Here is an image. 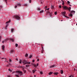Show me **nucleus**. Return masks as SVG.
I'll list each match as a JSON object with an SVG mask.
<instances>
[{"label": "nucleus", "instance_id": "obj_10", "mask_svg": "<svg viewBox=\"0 0 77 77\" xmlns=\"http://www.w3.org/2000/svg\"><path fill=\"white\" fill-rule=\"evenodd\" d=\"M36 70L34 69V70H32V72L33 73H35V71H36Z\"/></svg>", "mask_w": 77, "mask_h": 77}, {"label": "nucleus", "instance_id": "obj_43", "mask_svg": "<svg viewBox=\"0 0 77 77\" xmlns=\"http://www.w3.org/2000/svg\"><path fill=\"white\" fill-rule=\"evenodd\" d=\"M67 3H68V4H69L70 3V2L69 1H67Z\"/></svg>", "mask_w": 77, "mask_h": 77}, {"label": "nucleus", "instance_id": "obj_8", "mask_svg": "<svg viewBox=\"0 0 77 77\" xmlns=\"http://www.w3.org/2000/svg\"><path fill=\"white\" fill-rule=\"evenodd\" d=\"M9 39L10 40V41H11L12 42H14V40L12 38H9Z\"/></svg>", "mask_w": 77, "mask_h": 77}, {"label": "nucleus", "instance_id": "obj_30", "mask_svg": "<svg viewBox=\"0 0 77 77\" xmlns=\"http://www.w3.org/2000/svg\"><path fill=\"white\" fill-rule=\"evenodd\" d=\"M40 74H43V73H42V71H40Z\"/></svg>", "mask_w": 77, "mask_h": 77}, {"label": "nucleus", "instance_id": "obj_50", "mask_svg": "<svg viewBox=\"0 0 77 77\" xmlns=\"http://www.w3.org/2000/svg\"><path fill=\"white\" fill-rule=\"evenodd\" d=\"M33 62H35V60H32Z\"/></svg>", "mask_w": 77, "mask_h": 77}, {"label": "nucleus", "instance_id": "obj_2", "mask_svg": "<svg viewBox=\"0 0 77 77\" xmlns=\"http://www.w3.org/2000/svg\"><path fill=\"white\" fill-rule=\"evenodd\" d=\"M61 14L62 15H63V16L64 17H66V18H69V17H67V16H66V12H65V11L61 12Z\"/></svg>", "mask_w": 77, "mask_h": 77}, {"label": "nucleus", "instance_id": "obj_58", "mask_svg": "<svg viewBox=\"0 0 77 77\" xmlns=\"http://www.w3.org/2000/svg\"><path fill=\"white\" fill-rule=\"evenodd\" d=\"M7 77H11V76H8Z\"/></svg>", "mask_w": 77, "mask_h": 77}, {"label": "nucleus", "instance_id": "obj_39", "mask_svg": "<svg viewBox=\"0 0 77 77\" xmlns=\"http://www.w3.org/2000/svg\"><path fill=\"white\" fill-rule=\"evenodd\" d=\"M19 63H21V60H20V61L19 62Z\"/></svg>", "mask_w": 77, "mask_h": 77}, {"label": "nucleus", "instance_id": "obj_48", "mask_svg": "<svg viewBox=\"0 0 77 77\" xmlns=\"http://www.w3.org/2000/svg\"><path fill=\"white\" fill-rule=\"evenodd\" d=\"M17 8V6L16 5L15 7V8Z\"/></svg>", "mask_w": 77, "mask_h": 77}, {"label": "nucleus", "instance_id": "obj_59", "mask_svg": "<svg viewBox=\"0 0 77 77\" xmlns=\"http://www.w3.org/2000/svg\"><path fill=\"white\" fill-rule=\"evenodd\" d=\"M16 60H18V59L17 58L16 59Z\"/></svg>", "mask_w": 77, "mask_h": 77}, {"label": "nucleus", "instance_id": "obj_11", "mask_svg": "<svg viewBox=\"0 0 77 77\" xmlns=\"http://www.w3.org/2000/svg\"><path fill=\"white\" fill-rule=\"evenodd\" d=\"M9 25V24H6V26L5 28V29H7V27H8V26Z\"/></svg>", "mask_w": 77, "mask_h": 77}, {"label": "nucleus", "instance_id": "obj_37", "mask_svg": "<svg viewBox=\"0 0 77 77\" xmlns=\"http://www.w3.org/2000/svg\"><path fill=\"white\" fill-rule=\"evenodd\" d=\"M44 53V50H42V53Z\"/></svg>", "mask_w": 77, "mask_h": 77}, {"label": "nucleus", "instance_id": "obj_14", "mask_svg": "<svg viewBox=\"0 0 77 77\" xmlns=\"http://www.w3.org/2000/svg\"><path fill=\"white\" fill-rule=\"evenodd\" d=\"M59 74L58 72H56L54 73V74L55 75H57V74Z\"/></svg>", "mask_w": 77, "mask_h": 77}, {"label": "nucleus", "instance_id": "obj_32", "mask_svg": "<svg viewBox=\"0 0 77 77\" xmlns=\"http://www.w3.org/2000/svg\"><path fill=\"white\" fill-rule=\"evenodd\" d=\"M49 9H50V8H48L47 9H46L45 11H47V10L48 11V10H49Z\"/></svg>", "mask_w": 77, "mask_h": 77}, {"label": "nucleus", "instance_id": "obj_38", "mask_svg": "<svg viewBox=\"0 0 77 77\" xmlns=\"http://www.w3.org/2000/svg\"><path fill=\"white\" fill-rule=\"evenodd\" d=\"M28 66H29V65H26V67H27Z\"/></svg>", "mask_w": 77, "mask_h": 77}, {"label": "nucleus", "instance_id": "obj_57", "mask_svg": "<svg viewBox=\"0 0 77 77\" xmlns=\"http://www.w3.org/2000/svg\"><path fill=\"white\" fill-rule=\"evenodd\" d=\"M37 61L38 62V61H39V59H38L37 60Z\"/></svg>", "mask_w": 77, "mask_h": 77}, {"label": "nucleus", "instance_id": "obj_20", "mask_svg": "<svg viewBox=\"0 0 77 77\" xmlns=\"http://www.w3.org/2000/svg\"><path fill=\"white\" fill-rule=\"evenodd\" d=\"M75 11H72L70 12V13H74Z\"/></svg>", "mask_w": 77, "mask_h": 77}, {"label": "nucleus", "instance_id": "obj_18", "mask_svg": "<svg viewBox=\"0 0 77 77\" xmlns=\"http://www.w3.org/2000/svg\"><path fill=\"white\" fill-rule=\"evenodd\" d=\"M14 29L12 28V29H11V31L12 32H14Z\"/></svg>", "mask_w": 77, "mask_h": 77}, {"label": "nucleus", "instance_id": "obj_9", "mask_svg": "<svg viewBox=\"0 0 77 77\" xmlns=\"http://www.w3.org/2000/svg\"><path fill=\"white\" fill-rule=\"evenodd\" d=\"M2 48L3 50H4V48H5V46L4 45L2 46Z\"/></svg>", "mask_w": 77, "mask_h": 77}, {"label": "nucleus", "instance_id": "obj_52", "mask_svg": "<svg viewBox=\"0 0 77 77\" xmlns=\"http://www.w3.org/2000/svg\"><path fill=\"white\" fill-rule=\"evenodd\" d=\"M36 65L37 66H38V63H37V65Z\"/></svg>", "mask_w": 77, "mask_h": 77}, {"label": "nucleus", "instance_id": "obj_3", "mask_svg": "<svg viewBox=\"0 0 77 77\" xmlns=\"http://www.w3.org/2000/svg\"><path fill=\"white\" fill-rule=\"evenodd\" d=\"M18 75H22L23 73V72L20 71H17L16 72Z\"/></svg>", "mask_w": 77, "mask_h": 77}, {"label": "nucleus", "instance_id": "obj_6", "mask_svg": "<svg viewBox=\"0 0 77 77\" xmlns=\"http://www.w3.org/2000/svg\"><path fill=\"white\" fill-rule=\"evenodd\" d=\"M21 4H20V3H18L17 4V5L18 6V7H20V6H21Z\"/></svg>", "mask_w": 77, "mask_h": 77}, {"label": "nucleus", "instance_id": "obj_60", "mask_svg": "<svg viewBox=\"0 0 77 77\" xmlns=\"http://www.w3.org/2000/svg\"><path fill=\"white\" fill-rule=\"evenodd\" d=\"M8 66H9V65H7V67H8Z\"/></svg>", "mask_w": 77, "mask_h": 77}, {"label": "nucleus", "instance_id": "obj_62", "mask_svg": "<svg viewBox=\"0 0 77 77\" xmlns=\"http://www.w3.org/2000/svg\"><path fill=\"white\" fill-rule=\"evenodd\" d=\"M61 1H62V2H63V0H61Z\"/></svg>", "mask_w": 77, "mask_h": 77}, {"label": "nucleus", "instance_id": "obj_24", "mask_svg": "<svg viewBox=\"0 0 77 77\" xmlns=\"http://www.w3.org/2000/svg\"><path fill=\"white\" fill-rule=\"evenodd\" d=\"M51 9H54V6H51Z\"/></svg>", "mask_w": 77, "mask_h": 77}, {"label": "nucleus", "instance_id": "obj_45", "mask_svg": "<svg viewBox=\"0 0 77 77\" xmlns=\"http://www.w3.org/2000/svg\"><path fill=\"white\" fill-rule=\"evenodd\" d=\"M1 39H2V37L0 36V41H1Z\"/></svg>", "mask_w": 77, "mask_h": 77}, {"label": "nucleus", "instance_id": "obj_44", "mask_svg": "<svg viewBox=\"0 0 77 77\" xmlns=\"http://www.w3.org/2000/svg\"><path fill=\"white\" fill-rule=\"evenodd\" d=\"M22 70L23 71H24L25 70H24V67H23V68H22Z\"/></svg>", "mask_w": 77, "mask_h": 77}, {"label": "nucleus", "instance_id": "obj_1", "mask_svg": "<svg viewBox=\"0 0 77 77\" xmlns=\"http://www.w3.org/2000/svg\"><path fill=\"white\" fill-rule=\"evenodd\" d=\"M22 63H23V65H26V64H30V62H28L25 60H24L23 61Z\"/></svg>", "mask_w": 77, "mask_h": 77}, {"label": "nucleus", "instance_id": "obj_40", "mask_svg": "<svg viewBox=\"0 0 77 77\" xmlns=\"http://www.w3.org/2000/svg\"><path fill=\"white\" fill-rule=\"evenodd\" d=\"M9 61L10 62H11V61H12V60L11 59H9Z\"/></svg>", "mask_w": 77, "mask_h": 77}, {"label": "nucleus", "instance_id": "obj_26", "mask_svg": "<svg viewBox=\"0 0 77 77\" xmlns=\"http://www.w3.org/2000/svg\"><path fill=\"white\" fill-rule=\"evenodd\" d=\"M15 46L16 47H18V44H16Z\"/></svg>", "mask_w": 77, "mask_h": 77}, {"label": "nucleus", "instance_id": "obj_33", "mask_svg": "<svg viewBox=\"0 0 77 77\" xmlns=\"http://www.w3.org/2000/svg\"><path fill=\"white\" fill-rule=\"evenodd\" d=\"M50 15H52V14H53V12H50Z\"/></svg>", "mask_w": 77, "mask_h": 77}, {"label": "nucleus", "instance_id": "obj_55", "mask_svg": "<svg viewBox=\"0 0 77 77\" xmlns=\"http://www.w3.org/2000/svg\"><path fill=\"white\" fill-rule=\"evenodd\" d=\"M72 77V75H70L69 76V77Z\"/></svg>", "mask_w": 77, "mask_h": 77}, {"label": "nucleus", "instance_id": "obj_16", "mask_svg": "<svg viewBox=\"0 0 77 77\" xmlns=\"http://www.w3.org/2000/svg\"><path fill=\"white\" fill-rule=\"evenodd\" d=\"M43 12H44V11L42 10V11H40V14H42V13H43Z\"/></svg>", "mask_w": 77, "mask_h": 77}, {"label": "nucleus", "instance_id": "obj_41", "mask_svg": "<svg viewBox=\"0 0 77 77\" xmlns=\"http://www.w3.org/2000/svg\"><path fill=\"white\" fill-rule=\"evenodd\" d=\"M24 6H27V4H26L24 5Z\"/></svg>", "mask_w": 77, "mask_h": 77}, {"label": "nucleus", "instance_id": "obj_5", "mask_svg": "<svg viewBox=\"0 0 77 77\" xmlns=\"http://www.w3.org/2000/svg\"><path fill=\"white\" fill-rule=\"evenodd\" d=\"M14 18H15L16 19H17V20H20V17L18 16L14 15Z\"/></svg>", "mask_w": 77, "mask_h": 77}, {"label": "nucleus", "instance_id": "obj_31", "mask_svg": "<svg viewBox=\"0 0 77 77\" xmlns=\"http://www.w3.org/2000/svg\"><path fill=\"white\" fill-rule=\"evenodd\" d=\"M37 11H40V8H38L37 9Z\"/></svg>", "mask_w": 77, "mask_h": 77}, {"label": "nucleus", "instance_id": "obj_29", "mask_svg": "<svg viewBox=\"0 0 77 77\" xmlns=\"http://www.w3.org/2000/svg\"><path fill=\"white\" fill-rule=\"evenodd\" d=\"M32 55H31L29 57V58H32Z\"/></svg>", "mask_w": 77, "mask_h": 77}, {"label": "nucleus", "instance_id": "obj_22", "mask_svg": "<svg viewBox=\"0 0 77 77\" xmlns=\"http://www.w3.org/2000/svg\"><path fill=\"white\" fill-rule=\"evenodd\" d=\"M19 68H24V67L21 66H20Z\"/></svg>", "mask_w": 77, "mask_h": 77}, {"label": "nucleus", "instance_id": "obj_4", "mask_svg": "<svg viewBox=\"0 0 77 77\" xmlns=\"http://www.w3.org/2000/svg\"><path fill=\"white\" fill-rule=\"evenodd\" d=\"M63 8L64 9H68L69 11L71 9V7H69V8H68L66 6H62Z\"/></svg>", "mask_w": 77, "mask_h": 77}, {"label": "nucleus", "instance_id": "obj_64", "mask_svg": "<svg viewBox=\"0 0 77 77\" xmlns=\"http://www.w3.org/2000/svg\"><path fill=\"white\" fill-rule=\"evenodd\" d=\"M74 77V76H72V77Z\"/></svg>", "mask_w": 77, "mask_h": 77}, {"label": "nucleus", "instance_id": "obj_42", "mask_svg": "<svg viewBox=\"0 0 77 77\" xmlns=\"http://www.w3.org/2000/svg\"><path fill=\"white\" fill-rule=\"evenodd\" d=\"M59 8H62V6H61V5H59Z\"/></svg>", "mask_w": 77, "mask_h": 77}, {"label": "nucleus", "instance_id": "obj_28", "mask_svg": "<svg viewBox=\"0 0 77 77\" xmlns=\"http://www.w3.org/2000/svg\"><path fill=\"white\" fill-rule=\"evenodd\" d=\"M69 16L70 17H72V14H69Z\"/></svg>", "mask_w": 77, "mask_h": 77}, {"label": "nucleus", "instance_id": "obj_46", "mask_svg": "<svg viewBox=\"0 0 77 77\" xmlns=\"http://www.w3.org/2000/svg\"><path fill=\"white\" fill-rule=\"evenodd\" d=\"M62 5H64V2H63V1Z\"/></svg>", "mask_w": 77, "mask_h": 77}, {"label": "nucleus", "instance_id": "obj_27", "mask_svg": "<svg viewBox=\"0 0 77 77\" xmlns=\"http://www.w3.org/2000/svg\"><path fill=\"white\" fill-rule=\"evenodd\" d=\"M8 71H10V72H12V70L10 69H8Z\"/></svg>", "mask_w": 77, "mask_h": 77}, {"label": "nucleus", "instance_id": "obj_19", "mask_svg": "<svg viewBox=\"0 0 77 77\" xmlns=\"http://www.w3.org/2000/svg\"><path fill=\"white\" fill-rule=\"evenodd\" d=\"M47 14H50V11H47Z\"/></svg>", "mask_w": 77, "mask_h": 77}, {"label": "nucleus", "instance_id": "obj_13", "mask_svg": "<svg viewBox=\"0 0 77 77\" xmlns=\"http://www.w3.org/2000/svg\"><path fill=\"white\" fill-rule=\"evenodd\" d=\"M10 22H11V20H9L8 21L6 22V24H8V23H9Z\"/></svg>", "mask_w": 77, "mask_h": 77}, {"label": "nucleus", "instance_id": "obj_53", "mask_svg": "<svg viewBox=\"0 0 77 77\" xmlns=\"http://www.w3.org/2000/svg\"><path fill=\"white\" fill-rule=\"evenodd\" d=\"M4 42H5L4 41H3L2 42V43H3H3H4Z\"/></svg>", "mask_w": 77, "mask_h": 77}, {"label": "nucleus", "instance_id": "obj_36", "mask_svg": "<svg viewBox=\"0 0 77 77\" xmlns=\"http://www.w3.org/2000/svg\"><path fill=\"white\" fill-rule=\"evenodd\" d=\"M34 66H35V67H36V66H37L36 65V64H34Z\"/></svg>", "mask_w": 77, "mask_h": 77}, {"label": "nucleus", "instance_id": "obj_23", "mask_svg": "<svg viewBox=\"0 0 77 77\" xmlns=\"http://www.w3.org/2000/svg\"><path fill=\"white\" fill-rule=\"evenodd\" d=\"M23 71L24 73V74L26 73V70H24Z\"/></svg>", "mask_w": 77, "mask_h": 77}, {"label": "nucleus", "instance_id": "obj_63", "mask_svg": "<svg viewBox=\"0 0 77 77\" xmlns=\"http://www.w3.org/2000/svg\"><path fill=\"white\" fill-rule=\"evenodd\" d=\"M74 70H75V69H74Z\"/></svg>", "mask_w": 77, "mask_h": 77}, {"label": "nucleus", "instance_id": "obj_12", "mask_svg": "<svg viewBox=\"0 0 77 77\" xmlns=\"http://www.w3.org/2000/svg\"><path fill=\"white\" fill-rule=\"evenodd\" d=\"M63 73V70H60V73L61 74H62Z\"/></svg>", "mask_w": 77, "mask_h": 77}, {"label": "nucleus", "instance_id": "obj_15", "mask_svg": "<svg viewBox=\"0 0 77 77\" xmlns=\"http://www.w3.org/2000/svg\"><path fill=\"white\" fill-rule=\"evenodd\" d=\"M53 74V72H50L48 74L49 75H51Z\"/></svg>", "mask_w": 77, "mask_h": 77}, {"label": "nucleus", "instance_id": "obj_34", "mask_svg": "<svg viewBox=\"0 0 77 77\" xmlns=\"http://www.w3.org/2000/svg\"><path fill=\"white\" fill-rule=\"evenodd\" d=\"M0 8H3V6L2 5H0Z\"/></svg>", "mask_w": 77, "mask_h": 77}, {"label": "nucleus", "instance_id": "obj_25", "mask_svg": "<svg viewBox=\"0 0 77 77\" xmlns=\"http://www.w3.org/2000/svg\"><path fill=\"white\" fill-rule=\"evenodd\" d=\"M28 56V54H26L25 55L26 57H27Z\"/></svg>", "mask_w": 77, "mask_h": 77}, {"label": "nucleus", "instance_id": "obj_7", "mask_svg": "<svg viewBox=\"0 0 77 77\" xmlns=\"http://www.w3.org/2000/svg\"><path fill=\"white\" fill-rule=\"evenodd\" d=\"M54 66H55L54 65H51V66H50L49 67L51 68H54L55 67Z\"/></svg>", "mask_w": 77, "mask_h": 77}, {"label": "nucleus", "instance_id": "obj_61", "mask_svg": "<svg viewBox=\"0 0 77 77\" xmlns=\"http://www.w3.org/2000/svg\"><path fill=\"white\" fill-rule=\"evenodd\" d=\"M41 3L42 4V2H41Z\"/></svg>", "mask_w": 77, "mask_h": 77}, {"label": "nucleus", "instance_id": "obj_17", "mask_svg": "<svg viewBox=\"0 0 77 77\" xmlns=\"http://www.w3.org/2000/svg\"><path fill=\"white\" fill-rule=\"evenodd\" d=\"M11 53H14V51L13 50H11L10 51Z\"/></svg>", "mask_w": 77, "mask_h": 77}, {"label": "nucleus", "instance_id": "obj_56", "mask_svg": "<svg viewBox=\"0 0 77 77\" xmlns=\"http://www.w3.org/2000/svg\"><path fill=\"white\" fill-rule=\"evenodd\" d=\"M29 3H31V0H29Z\"/></svg>", "mask_w": 77, "mask_h": 77}, {"label": "nucleus", "instance_id": "obj_51", "mask_svg": "<svg viewBox=\"0 0 77 77\" xmlns=\"http://www.w3.org/2000/svg\"><path fill=\"white\" fill-rule=\"evenodd\" d=\"M47 8V6H46L45 7V9H46Z\"/></svg>", "mask_w": 77, "mask_h": 77}, {"label": "nucleus", "instance_id": "obj_49", "mask_svg": "<svg viewBox=\"0 0 77 77\" xmlns=\"http://www.w3.org/2000/svg\"><path fill=\"white\" fill-rule=\"evenodd\" d=\"M7 1H8V0H5V2L6 3H7Z\"/></svg>", "mask_w": 77, "mask_h": 77}, {"label": "nucleus", "instance_id": "obj_21", "mask_svg": "<svg viewBox=\"0 0 77 77\" xmlns=\"http://www.w3.org/2000/svg\"><path fill=\"white\" fill-rule=\"evenodd\" d=\"M4 41L5 42H6L7 41H8V39H5V40Z\"/></svg>", "mask_w": 77, "mask_h": 77}, {"label": "nucleus", "instance_id": "obj_35", "mask_svg": "<svg viewBox=\"0 0 77 77\" xmlns=\"http://www.w3.org/2000/svg\"><path fill=\"white\" fill-rule=\"evenodd\" d=\"M16 77H20V76H19V75H16Z\"/></svg>", "mask_w": 77, "mask_h": 77}, {"label": "nucleus", "instance_id": "obj_54", "mask_svg": "<svg viewBox=\"0 0 77 77\" xmlns=\"http://www.w3.org/2000/svg\"><path fill=\"white\" fill-rule=\"evenodd\" d=\"M42 50H44V48H43V47H42Z\"/></svg>", "mask_w": 77, "mask_h": 77}, {"label": "nucleus", "instance_id": "obj_47", "mask_svg": "<svg viewBox=\"0 0 77 77\" xmlns=\"http://www.w3.org/2000/svg\"><path fill=\"white\" fill-rule=\"evenodd\" d=\"M55 15H57V12H55Z\"/></svg>", "mask_w": 77, "mask_h": 77}]
</instances>
